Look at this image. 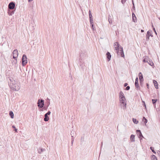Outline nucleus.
I'll return each instance as SVG.
<instances>
[{"mask_svg":"<svg viewBox=\"0 0 160 160\" xmlns=\"http://www.w3.org/2000/svg\"><path fill=\"white\" fill-rule=\"evenodd\" d=\"M108 20L109 22V23L110 24H112V19H113L112 15H109L108 17Z\"/></svg>","mask_w":160,"mask_h":160,"instance_id":"nucleus-12","label":"nucleus"},{"mask_svg":"<svg viewBox=\"0 0 160 160\" xmlns=\"http://www.w3.org/2000/svg\"><path fill=\"white\" fill-rule=\"evenodd\" d=\"M158 18L160 20V17Z\"/></svg>","mask_w":160,"mask_h":160,"instance_id":"nucleus-52","label":"nucleus"},{"mask_svg":"<svg viewBox=\"0 0 160 160\" xmlns=\"http://www.w3.org/2000/svg\"><path fill=\"white\" fill-rule=\"evenodd\" d=\"M15 7V3L13 2H10L8 4V8L11 10L13 9Z\"/></svg>","mask_w":160,"mask_h":160,"instance_id":"nucleus-9","label":"nucleus"},{"mask_svg":"<svg viewBox=\"0 0 160 160\" xmlns=\"http://www.w3.org/2000/svg\"><path fill=\"white\" fill-rule=\"evenodd\" d=\"M102 144H103V142H102L101 143V147H102Z\"/></svg>","mask_w":160,"mask_h":160,"instance_id":"nucleus-50","label":"nucleus"},{"mask_svg":"<svg viewBox=\"0 0 160 160\" xmlns=\"http://www.w3.org/2000/svg\"><path fill=\"white\" fill-rule=\"evenodd\" d=\"M48 115H50L51 114V112L50 111H48L46 113Z\"/></svg>","mask_w":160,"mask_h":160,"instance_id":"nucleus-40","label":"nucleus"},{"mask_svg":"<svg viewBox=\"0 0 160 160\" xmlns=\"http://www.w3.org/2000/svg\"><path fill=\"white\" fill-rule=\"evenodd\" d=\"M146 84H147V88H148V87H149V85H148V83H147Z\"/></svg>","mask_w":160,"mask_h":160,"instance_id":"nucleus-45","label":"nucleus"},{"mask_svg":"<svg viewBox=\"0 0 160 160\" xmlns=\"http://www.w3.org/2000/svg\"><path fill=\"white\" fill-rule=\"evenodd\" d=\"M114 47L116 50V52L118 54V53L119 52V50L120 49L119 47V44L117 42H115L114 43Z\"/></svg>","mask_w":160,"mask_h":160,"instance_id":"nucleus-6","label":"nucleus"},{"mask_svg":"<svg viewBox=\"0 0 160 160\" xmlns=\"http://www.w3.org/2000/svg\"><path fill=\"white\" fill-rule=\"evenodd\" d=\"M91 25L92 28V30L93 31L95 29H94V28L93 27L94 25H93V23L91 24Z\"/></svg>","mask_w":160,"mask_h":160,"instance_id":"nucleus-38","label":"nucleus"},{"mask_svg":"<svg viewBox=\"0 0 160 160\" xmlns=\"http://www.w3.org/2000/svg\"><path fill=\"white\" fill-rule=\"evenodd\" d=\"M151 158L152 160H157L156 157L154 155H152Z\"/></svg>","mask_w":160,"mask_h":160,"instance_id":"nucleus-24","label":"nucleus"},{"mask_svg":"<svg viewBox=\"0 0 160 160\" xmlns=\"http://www.w3.org/2000/svg\"><path fill=\"white\" fill-rule=\"evenodd\" d=\"M15 61V60L14 61H13V62H12L13 64H15L14 63Z\"/></svg>","mask_w":160,"mask_h":160,"instance_id":"nucleus-47","label":"nucleus"},{"mask_svg":"<svg viewBox=\"0 0 160 160\" xmlns=\"http://www.w3.org/2000/svg\"><path fill=\"white\" fill-rule=\"evenodd\" d=\"M159 107H160V105Z\"/></svg>","mask_w":160,"mask_h":160,"instance_id":"nucleus-53","label":"nucleus"},{"mask_svg":"<svg viewBox=\"0 0 160 160\" xmlns=\"http://www.w3.org/2000/svg\"><path fill=\"white\" fill-rule=\"evenodd\" d=\"M44 100L42 99H38L37 104L38 106L40 108H42L44 105Z\"/></svg>","mask_w":160,"mask_h":160,"instance_id":"nucleus-5","label":"nucleus"},{"mask_svg":"<svg viewBox=\"0 0 160 160\" xmlns=\"http://www.w3.org/2000/svg\"><path fill=\"white\" fill-rule=\"evenodd\" d=\"M89 17L90 18H92V16L91 14V11L89 10Z\"/></svg>","mask_w":160,"mask_h":160,"instance_id":"nucleus-31","label":"nucleus"},{"mask_svg":"<svg viewBox=\"0 0 160 160\" xmlns=\"http://www.w3.org/2000/svg\"><path fill=\"white\" fill-rule=\"evenodd\" d=\"M74 131H71V137L72 138H73V135H74Z\"/></svg>","mask_w":160,"mask_h":160,"instance_id":"nucleus-33","label":"nucleus"},{"mask_svg":"<svg viewBox=\"0 0 160 160\" xmlns=\"http://www.w3.org/2000/svg\"><path fill=\"white\" fill-rule=\"evenodd\" d=\"M10 82L9 83V86L12 90L15 91H18L20 88V85L19 82L15 81L13 79H10Z\"/></svg>","mask_w":160,"mask_h":160,"instance_id":"nucleus-1","label":"nucleus"},{"mask_svg":"<svg viewBox=\"0 0 160 160\" xmlns=\"http://www.w3.org/2000/svg\"><path fill=\"white\" fill-rule=\"evenodd\" d=\"M142 121H143V122H144V123H145V124L148 122L147 120L145 118V117H143Z\"/></svg>","mask_w":160,"mask_h":160,"instance_id":"nucleus-26","label":"nucleus"},{"mask_svg":"<svg viewBox=\"0 0 160 160\" xmlns=\"http://www.w3.org/2000/svg\"><path fill=\"white\" fill-rule=\"evenodd\" d=\"M44 117L45 118L44 119V120L46 122L48 121V120H49V118L48 116V115L46 114H45L44 115Z\"/></svg>","mask_w":160,"mask_h":160,"instance_id":"nucleus-18","label":"nucleus"},{"mask_svg":"<svg viewBox=\"0 0 160 160\" xmlns=\"http://www.w3.org/2000/svg\"><path fill=\"white\" fill-rule=\"evenodd\" d=\"M33 2H32H32H30L29 4V8L30 9H32L33 7Z\"/></svg>","mask_w":160,"mask_h":160,"instance_id":"nucleus-25","label":"nucleus"},{"mask_svg":"<svg viewBox=\"0 0 160 160\" xmlns=\"http://www.w3.org/2000/svg\"><path fill=\"white\" fill-rule=\"evenodd\" d=\"M151 31L150 32L149 31H148L147 32V34L146 35V39L147 41L149 39V37L150 36H152V35Z\"/></svg>","mask_w":160,"mask_h":160,"instance_id":"nucleus-10","label":"nucleus"},{"mask_svg":"<svg viewBox=\"0 0 160 160\" xmlns=\"http://www.w3.org/2000/svg\"><path fill=\"white\" fill-rule=\"evenodd\" d=\"M130 139L131 142L135 141V136L133 134H132L130 137Z\"/></svg>","mask_w":160,"mask_h":160,"instance_id":"nucleus-17","label":"nucleus"},{"mask_svg":"<svg viewBox=\"0 0 160 160\" xmlns=\"http://www.w3.org/2000/svg\"><path fill=\"white\" fill-rule=\"evenodd\" d=\"M138 77L139 78V82L140 83L141 85H142L143 83V75L141 73V72H140L138 74Z\"/></svg>","mask_w":160,"mask_h":160,"instance_id":"nucleus-7","label":"nucleus"},{"mask_svg":"<svg viewBox=\"0 0 160 160\" xmlns=\"http://www.w3.org/2000/svg\"><path fill=\"white\" fill-rule=\"evenodd\" d=\"M119 101L123 105L122 106L123 108H126V101L125 98L122 99L119 98Z\"/></svg>","mask_w":160,"mask_h":160,"instance_id":"nucleus-3","label":"nucleus"},{"mask_svg":"<svg viewBox=\"0 0 160 160\" xmlns=\"http://www.w3.org/2000/svg\"><path fill=\"white\" fill-rule=\"evenodd\" d=\"M45 150L44 149H42L41 148H39L38 150V152L39 153H41L42 152Z\"/></svg>","mask_w":160,"mask_h":160,"instance_id":"nucleus-28","label":"nucleus"},{"mask_svg":"<svg viewBox=\"0 0 160 160\" xmlns=\"http://www.w3.org/2000/svg\"><path fill=\"white\" fill-rule=\"evenodd\" d=\"M47 102L48 103L47 107H48L49 106V105L50 104V99H49L48 98H47Z\"/></svg>","mask_w":160,"mask_h":160,"instance_id":"nucleus-29","label":"nucleus"},{"mask_svg":"<svg viewBox=\"0 0 160 160\" xmlns=\"http://www.w3.org/2000/svg\"><path fill=\"white\" fill-rule=\"evenodd\" d=\"M142 102L143 104L145 103V102L144 101H142Z\"/></svg>","mask_w":160,"mask_h":160,"instance_id":"nucleus-48","label":"nucleus"},{"mask_svg":"<svg viewBox=\"0 0 160 160\" xmlns=\"http://www.w3.org/2000/svg\"><path fill=\"white\" fill-rule=\"evenodd\" d=\"M132 4H133V8H135V7H134V3H133V1H132Z\"/></svg>","mask_w":160,"mask_h":160,"instance_id":"nucleus-44","label":"nucleus"},{"mask_svg":"<svg viewBox=\"0 0 160 160\" xmlns=\"http://www.w3.org/2000/svg\"><path fill=\"white\" fill-rule=\"evenodd\" d=\"M130 88V87L129 86H128L125 89L126 90H129Z\"/></svg>","mask_w":160,"mask_h":160,"instance_id":"nucleus-36","label":"nucleus"},{"mask_svg":"<svg viewBox=\"0 0 160 160\" xmlns=\"http://www.w3.org/2000/svg\"><path fill=\"white\" fill-rule=\"evenodd\" d=\"M141 32H144V30H141Z\"/></svg>","mask_w":160,"mask_h":160,"instance_id":"nucleus-49","label":"nucleus"},{"mask_svg":"<svg viewBox=\"0 0 160 160\" xmlns=\"http://www.w3.org/2000/svg\"><path fill=\"white\" fill-rule=\"evenodd\" d=\"M152 26L153 28V30H154V32L156 34H157V33L156 32V30H155V28H154L153 27V26L152 25Z\"/></svg>","mask_w":160,"mask_h":160,"instance_id":"nucleus-39","label":"nucleus"},{"mask_svg":"<svg viewBox=\"0 0 160 160\" xmlns=\"http://www.w3.org/2000/svg\"><path fill=\"white\" fill-rule=\"evenodd\" d=\"M27 60L26 56L24 54L22 58V64L23 66H25L27 63Z\"/></svg>","mask_w":160,"mask_h":160,"instance_id":"nucleus-4","label":"nucleus"},{"mask_svg":"<svg viewBox=\"0 0 160 160\" xmlns=\"http://www.w3.org/2000/svg\"><path fill=\"white\" fill-rule=\"evenodd\" d=\"M136 132L137 135L138 136V138H139L140 140L142 139V138H144L140 130H136Z\"/></svg>","mask_w":160,"mask_h":160,"instance_id":"nucleus-8","label":"nucleus"},{"mask_svg":"<svg viewBox=\"0 0 160 160\" xmlns=\"http://www.w3.org/2000/svg\"><path fill=\"white\" fill-rule=\"evenodd\" d=\"M107 57L108 59V61H110L111 59V55L110 53L109 52H108L106 53Z\"/></svg>","mask_w":160,"mask_h":160,"instance_id":"nucleus-14","label":"nucleus"},{"mask_svg":"<svg viewBox=\"0 0 160 160\" xmlns=\"http://www.w3.org/2000/svg\"><path fill=\"white\" fill-rule=\"evenodd\" d=\"M159 157L160 158V153H159Z\"/></svg>","mask_w":160,"mask_h":160,"instance_id":"nucleus-51","label":"nucleus"},{"mask_svg":"<svg viewBox=\"0 0 160 160\" xmlns=\"http://www.w3.org/2000/svg\"><path fill=\"white\" fill-rule=\"evenodd\" d=\"M138 77H137L135 79V87L137 88H138L139 87L138 83Z\"/></svg>","mask_w":160,"mask_h":160,"instance_id":"nucleus-15","label":"nucleus"},{"mask_svg":"<svg viewBox=\"0 0 160 160\" xmlns=\"http://www.w3.org/2000/svg\"><path fill=\"white\" fill-rule=\"evenodd\" d=\"M8 13L9 15L11 16L14 14V12L10 10H8Z\"/></svg>","mask_w":160,"mask_h":160,"instance_id":"nucleus-20","label":"nucleus"},{"mask_svg":"<svg viewBox=\"0 0 160 160\" xmlns=\"http://www.w3.org/2000/svg\"><path fill=\"white\" fill-rule=\"evenodd\" d=\"M132 21L135 22H137V18L134 12L132 13Z\"/></svg>","mask_w":160,"mask_h":160,"instance_id":"nucleus-11","label":"nucleus"},{"mask_svg":"<svg viewBox=\"0 0 160 160\" xmlns=\"http://www.w3.org/2000/svg\"><path fill=\"white\" fill-rule=\"evenodd\" d=\"M147 62L149 65L151 66H154V63L151 60L149 59Z\"/></svg>","mask_w":160,"mask_h":160,"instance_id":"nucleus-21","label":"nucleus"},{"mask_svg":"<svg viewBox=\"0 0 160 160\" xmlns=\"http://www.w3.org/2000/svg\"><path fill=\"white\" fill-rule=\"evenodd\" d=\"M120 55L121 57H124V55L123 50L122 48L121 47L120 48Z\"/></svg>","mask_w":160,"mask_h":160,"instance_id":"nucleus-13","label":"nucleus"},{"mask_svg":"<svg viewBox=\"0 0 160 160\" xmlns=\"http://www.w3.org/2000/svg\"><path fill=\"white\" fill-rule=\"evenodd\" d=\"M149 59L148 57H146L144 58V59L143 60V62H147Z\"/></svg>","mask_w":160,"mask_h":160,"instance_id":"nucleus-27","label":"nucleus"},{"mask_svg":"<svg viewBox=\"0 0 160 160\" xmlns=\"http://www.w3.org/2000/svg\"><path fill=\"white\" fill-rule=\"evenodd\" d=\"M90 22L91 24L93 23V21L92 18H90Z\"/></svg>","mask_w":160,"mask_h":160,"instance_id":"nucleus-34","label":"nucleus"},{"mask_svg":"<svg viewBox=\"0 0 160 160\" xmlns=\"http://www.w3.org/2000/svg\"><path fill=\"white\" fill-rule=\"evenodd\" d=\"M12 127L13 128H14V129H15L14 130H15V131L16 132H17V129L16 128V127H15L14 126V125L12 126Z\"/></svg>","mask_w":160,"mask_h":160,"instance_id":"nucleus-35","label":"nucleus"},{"mask_svg":"<svg viewBox=\"0 0 160 160\" xmlns=\"http://www.w3.org/2000/svg\"><path fill=\"white\" fill-rule=\"evenodd\" d=\"M13 54V58L15 59V61L14 62L15 64H16L17 63V58L18 57V51L17 49H15L12 52Z\"/></svg>","mask_w":160,"mask_h":160,"instance_id":"nucleus-2","label":"nucleus"},{"mask_svg":"<svg viewBox=\"0 0 160 160\" xmlns=\"http://www.w3.org/2000/svg\"><path fill=\"white\" fill-rule=\"evenodd\" d=\"M9 114L12 118H14V114L12 111H9Z\"/></svg>","mask_w":160,"mask_h":160,"instance_id":"nucleus-22","label":"nucleus"},{"mask_svg":"<svg viewBox=\"0 0 160 160\" xmlns=\"http://www.w3.org/2000/svg\"><path fill=\"white\" fill-rule=\"evenodd\" d=\"M33 0H28V2H30L32 1Z\"/></svg>","mask_w":160,"mask_h":160,"instance_id":"nucleus-46","label":"nucleus"},{"mask_svg":"<svg viewBox=\"0 0 160 160\" xmlns=\"http://www.w3.org/2000/svg\"><path fill=\"white\" fill-rule=\"evenodd\" d=\"M128 85V83H125L124 84V87H126Z\"/></svg>","mask_w":160,"mask_h":160,"instance_id":"nucleus-42","label":"nucleus"},{"mask_svg":"<svg viewBox=\"0 0 160 160\" xmlns=\"http://www.w3.org/2000/svg\"><path fill=\"white\" fill-rule=\"evenodd\" d=\"M152 104L154 105V106L155 108V107H156L155 105H156V102L157 101V99H152Z\"/></svg>","mask_w":160,"mask_h":160,"instance_id":"nucleus-23","label":"nucleus"},{"mask_svg":"<svg viewBox=\"0 0 160 160\" xmlns=\"http://www.w3.org/2000/svg\"><path fill=\"white\" fill-rule=\"evenodd\" d=\"M72 141H71V144H72H72L73 143V142H74V138H72Z\"/></svg>","mask_w":160,"mask_h":160,"instance_id":"nucleus-37","label":"nucleus"},{"mask_svg":"<svg viewBox=\"0 0 160 160\" xmlns=\"http://www.w3.org/2000/svg\"><path fill=\"white\" fill-rule=\"evenodd\" d=\"M153 84H154L155 88L157 89L158 88V82H157V81H156L155 80H154L153 81Z\"/></svg>","mask_w":160,"mask_h":160,"instance_id":"nucleus-19","label":"nucleus"},{"mask_svg":"<svg viewBox=\"0 0 160 160\" xmlns=\"http://www.w3.org/2000/svg\"><path fill=\"white\" fill-rule=\"evenodd\" d=\"M126 0H121V2L122 4H124L126 1Z\"/></svg>","mask_w":160,"mask_h":160,"instance_id":"nucleus-41","label":"nucleus"},{"mask_svg":"<svg viewBox=\"0 0 160 160\" xmlns=\"http://www.w3.org/2000/svg\"><path fill=\"white\" fill-rule=\"evenodd\" d=\"M124 95L123 92L122 91H120L119 93V98H124L125 97Z\"/></svg>","mask_w":160,"mask_h":160,"instance_id":"nucleus-16","label":"nucleus"},{"mask_svg":"<svg viewBox=\"0 0 160 160\" xmlns=\"http://www.w3.org/2000/svg\"><path fill=\"white\" fill-rule=\"evenodd\" d=\"M143 106L145 107V108L146 109V105L145 104V103H144V104H143Z\"/></svg>","mask_w":160,"mask_h":160,"instance_id":"nucleus-43","label":"nucleus"},{"mask_svg":"<svg viewBox=\"0 0 160 160\" xmlns=\"http://www.w3.org/2000/svg\"><path fill=\"white\" fill-rule=\"evenodd\" d=\"M132 121L135 124H137L138 122V121H137L135 118H132Z\"/></svg>","mask_w":160,"mask_h":160,"instance_id":"nucleus-30","label":"nucleus"},{"mask_svg":"<svg viewBox=\"0 0 160 160\" xmlns=\"http://www.w3.org/2000/svg\"><path fill=\"white\" fill-rule=\"evenodd\" d=\"M150 149L152 151V152L154 153H156V152L154 150V148L153 147H150Z\"/></svg>","mask_w":160,"mask_h":160,"instance_id":"nucleus-32","label":"nucleus"}]
</instances>
